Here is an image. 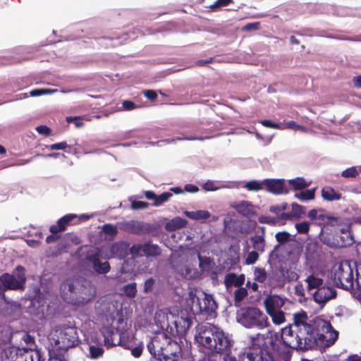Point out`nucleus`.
I'll return each instance as SVG.
<instances>
[{
	"instance_id": "nucleus-59",
	"label": "nucleus",
	"mask_w": 361,
	"mask_h": 361,
	"mask_svg": "<svg viewBox=\"0 0 361 361\" xmlns=\"http://www.w3.org/2000/svg\"><path fill=\"white\" fill-rule=\"evenodd\" d=\"M66 147L67 143L66 142H61L51 145L50 146L48 147V148L51 150H59L64 149Z\"/></svg>"
},
{
	"instance_id": "nucleus-40",
	"label": "nucleus",
	"mask_w": 361,
	"mask_h": 361,
	"mask_svg": "<svg viewBox=\"0 0 361 361\" xmlns=\"http://www.w3.org/2000/svg\"><path fill=\"white\" fill-rule=\"evenodd\" d=\"M361 173V166H352L343 171L341 176L345 178H355Z\"/></svg>"
},
{
	"instance_id": "nucleus-58",
	"label": "nucleus",
	"mask_w": 361,
	"mask_h": 361,
	"mask_svg": "<svg viewBox=\"0 0 361 361\" xmlns=\"http://www.w3.org/2000/svg\"><path fill=\"white\" fill-rule=\"evenodd\" d=\"M154 284V281L152 278H149L147 279L145 282L144 285V291L145 293H149L152 290L153 286Z\"/></svg>"
},
{
	"instance_id": "nucleus-46",
	"label": "nucleus",
	"mask_w": 361,
	"mask_h": 361,
	"mask_svg": "<svg viewBox=\"0 0 361 361\" xmlns=\"http://www.w3.org/2000/svg\"><path fill=\"white\" fill-rule=\"evenodd\" d=\"M247 295V288L239 287L234 292V299L237 302H241Z\"/></svg>"
},
{
	"instance_id": "nucleus-60",
	"label": "nucleus",
	"mask_w": 361,
	"mask_h": 361,
	"mask_svg": "<svg viewBox=\"0 0 361 361\" xmlns=\"http://www.w3.org/2000/svg\"><path fill=\"white\" fill-rule=\"evenodd\" d=\"M36 130L41 135L48 136L51 133V130L46 126H39L36 128Z\"/></svg>"
},
{
	"instance_id": "nucleus-20",
	"label": "nucleus",
	"mask_w": 361,
	"mask_h": 361,
	"mask_svg": "<svg viewBox=\"0 0 361 361\" xmlns=\"http://www.w3.org/2000/svg\"><path fill=\"white\" fill-rule=\"evenodd\" d=\"M265 231L264 226H259L256 234L250 238L252 248L261 253L265 250Z\"/></svg>"
},
{
	"instance_id": "nucleus-33",
	"label": "nucleus",
	"mask_w": 361,
	"mask_h": 361,
	"mask_svg": "<svg viewBox=\"0 0 361 361\" xmlns=\"http://www.w3.org/2000/svg\"><path fill=\"white\" fill-rule=\"evenodd\" d=\"M161 248L151 242L145 243V256L155 257L161 254Z\"/></svg>"
},
{
	"instance_id": "nucleus-61",
	"label": "nucleus",
	"mask_w": 361,
	"mask_h": 361,
	"mask_svg": "<svg viewBox=\"0 0 361 361\" xmlns=\"http://www.w3.org/2000/svg\"><path fill=\"white\" fill-rule=\"evenodd\" d=\"M22 339L27 345H30L29 348H32L34 345V338L29 334L23 335Z\"/></svg>"
},
{
	"instance_id": "nucleus-44",
	"label": "nucleus",
	"mask_w": 361,
	"mask_h": 361,
	"mask_svg": "<svg viewBox=\"0 0 361 361\" xmlns=\"http://www.w3.org/2000/svg\"><path fill=\"white\" fill-rule=\"evenodd\" d=\"M58 90L56 89H50V88H41V89H35L30 92V95L31 97H39L44 94H51L55 92H57Z\"/></svg>"
},
{
	"instance_id": "nucleus-29",
	"label": "nucleus",
	"mask_w": 361,
	"mask_h": 361,
	"mask_svg": "<svg viewBox=\"0 0 361 361\" xmlns=\"http://www.w3.org/2000/svg\"><path fill=\"white\" fill-rule=\"evenodd\" d=\"M187 224L188 221L186 219L176 216L166 224L165 228L168 231H173L185 227Z\"/></svg>"
},
{
	"instance_id": "nucleus-49",
	"label": "nucleus",
	"mask_w": 361,
	"mask_h": 361,
	"mask_svg": "<svg viewBox=\"0 0 361 361\" xmlns=\"http://www.w3.org/2000/svg\"><path fill=\"white\" fill-rule=\"evenodd\" d=\"M258 251L254 250L247 253V257L245 258V263L247 264H255L259 259Z\"/></svg>"
},
{
	"instance_id": "nucleus-24",
	"label": "nucleus",
	"mask_w": 361,
	"mask_h": 361,
	"mask_svg": "<svg viewBox=\"0 0 361 361\" xmlns=\"http://www.w3.org/2000/svg\"><path fill=\"white\" fill-rule=\"evenodd\" d=\"M120 229L130 233L141 234L144 231V224L142 222L130 220L121 222Z\"/></svg>"
},
{
	"instance_id": "nucleus-36",
	"label": "nucleus",
	"mask_w": 361,
	"mask_h": 361,
	"mask_svg": "<svg viewBox=\"0 0 361 361\" xmlns=\"http://www.w3.org/2000/svg\"><path fill=\"white\" fill-rule=\"evenodd\" d=\"M267 314L271 317L275 325H281L286 322L285 313L283 310L270 312Z\"/></svg>"
},
{
	"instance_id": "nucleus-47",
	"label": "nucleus",
	"mask_w": 361,
	"mask_h": 361,
	"mask_svg": "<svg viewBox=\"0 0 361 361\" xmlns=\"http://www.w3.org/2000/svg\"><path fill=\"white\" fill-rule=\"evenodd\" d=\"M123 292L128 298H134L137 293L135 283H131L124 286Z\"/></svg>"
},
{
	"instance_id": "nucleus-50",
	"label": "nucleus",
	"mask_w": 361,
	"mask_h": 361,
	"mask_svg": "<svg viewBox=\"0 0 361 361\" xmlns=\"http://www.w3.org/2000/svg\"><path fill=\"white\" fill-rule=\"evenodd\" d=\"M104 353L102 348L99 346L91 345L90 346V355L92 358L97 359L101 357Z\"/></svg>"
},
{
	"instance_id": "nucleus-5",
	"label": "nucleus",
	"mask_w": 361,
	"mask_h": 361,
	"mask_svg": "<svg viewBox=\"0 0 361 361\" xmlns=\"http://www.w3.org/2000/svg\"><path fill=\"white\" fill-rule=\"evenodd\" d=\"M61 295L64 301L75 305L87 303L95 295L93 286L85 282L80 284L78 280L67 279L60 287Z\"/></svg>"
},
{
	"instance_id": "nucleus-6",
	"label": "nucleus",
	"mask_w": 361,
	"mask_h": 361,
	"mask_svg": "<svg viewBox=\"0 0 361 361\" xmlns=\"http://www.w3.org/2000/svg\"><path fill=\"white\" fill-rule=\"evenodd\" d=\"M237 322L245 328L263 329L269 326L268 317L257 307L241 309L237 313Z\"/></svg>"
},
{
	"instance_id": "nucleus-2",
	"label": "nucleus",
	"mask_w": 361,
	"mask_h": 361,
	"mask_svg": "<svg viewBox=\"0 0 361 361\" xmlns=\"http://www.w3.org/2000/svg\"><path fill=\"white\" fill-rule=\"evenodd\" d=\"M211 259L208 257H202L195 245H180L171 255L172 269L186 279L198 278L201 273L209 270Z\"/></svg>"
},
{
	"instance_id": "nucleus-64",
	"label": "nucleus",
	"mask_w": 361,
	"mask_h": 361,
	"mask_svg": "<svg viewBox=\"0 0 361 361\" xmlns=\"http://www.w3.org/2000/svg\"><path fill=\"white\" fill-rule=\"evenodd\" d=\"M123 107L126 110H132L135 108V104L131 101L126 100L123 102Z\"/></svg>"
},
{
	"instance_id": "nucleus-56",
	"label": "nucleus",
	"mask_w": 361,
	"mask_h": 361,
	"mask_svg": "<svg viewBox=\"0 0 361 361\" xmlns=\"http://www.w3.org/2000/svg\"><path fill=\"white\" fill-rule=\"evenodd\" d=\"M233 0H217L214 4L211 5L210 8L213 10L217 8L226 6L231 4Z\"/></svg>"
},
{
	"instance_id": "nucleus-27",
	"label": "nucleus",
	"mask_w": 361,
	"mask_h": 361,
	"mask_svg": "<svg viewBox=\"0 0 361 361\" xmlns=\"http://www.w3.org/2000/svg\"><path fill=\"white\" fill-rule=\"evenodd\" d=\"M276 240L279 244L275 245L274 250L271 252L269 257L272 259L277 257L276 251L280 247L281 244L285 243L290 240V234L287 231L278 232L275 235Z\"/></svg>"
},
{
	"instance_id": "nucleus-23",
	"label": "nucleus",
	"mask_w": 361,
	"mask_h": 361,
	"mask_svg": "<svg viewBox=\"0 0 361 361\" xmlns=\"http://www.w3.org/2000/svg\"><path fill=\"white\" fill-rule=\"evenodd\" d=\"M162 353L163 355L161 356L163 357L162 361H165V359L176 360L180 355L181 348L180 345L170 337V342Z\"/></svg>"
},
{
	"instance_id": "nucleus-19",
	"label": "nucleus",
	"mask_w": 361,
	"mask_h": 361,
	"mask_svg": "<svg viewBox=\"0 0 361 361\" xmlns=\"http://www.w3.org/2000/svg\"><path fill=\"white\" fill-rule=\"evenodd\" d=\"M264 305L267 313L270 312L281 310V307L285 305L286 298L278 295H267L264 300Z\"/></svg>"
},
{
	"instance_id": "nucleus-54",
	"label": "nucleus",
	"mask_w": 361,
	"mask_h": 361,
	"mask_svg": "<svg viewBox=\"0 0 361 361\" xmlns=\"http://www.w3.org/2000/svg\"><path fill=\"white\" fill-rule=\"evenodd\" d=\"M307 216L311 220H314V219H318L324 221V219L326 218L325 215L323 214L322 213L319 214V212L317 209H311L308 212Z\"/></svg>"
},
{
	"instance_id": "nucleus-57",
	"label": "nucleus",
	"mask_w": 361,
	"mask_h": 361,
	"mask_svg": "<svg viewBox=\"0 0 361 361\" xmlns=\"http://www.w3.org/2000/svg\"><path fill=\"white\" fill-rule=\"evenodd\" d=\"M292 207V211L294 212L295 214L300 215L305 213V207L302 205H300L297 203H293L291 204Z\"/></svg>"
},
{
	"instance_id": "nucleus-17",
	"label": "nucleus",
	"mask_w": 361,
	"mask_h": 361,
	"mask_svg": "<svg viewBox=\"0 0 361 361\" xmlns=\"http://www.w3.org/2000/svg\"><path fill=\"white\" fill-rule=\"evenodd\" d=\"M194 314L192 312L191 313L181 312L180 316L175 314L172 324L178 333L185 334L192 326Z\"/></svg>"
},
{
	"instance_id": "nucleus-39",
	"label": "nucleus",
	"mask_w": 361,
	"mask_h": 361,
	"mask_svg": "<svg viewBox=\"0 0 361 361\" xmlns=\"http://www.w3.org/2000/svg\"><path fill=\"white\" fill-rule=\"evenodd\" d=\"M12 338L11 329L7 326H0V343H10Z\"/></svg>"
},
{
	"instance_id": "nucleus-18",
	"label": "nucleus",
	"mask_w": 361,
	"mask_h": 361,
	"mask_svg": "<svg viewBox=\"0 0 361 361\" xmlns=\"http://www.w3.org/2000/svg\"><path fill=\"white\" fill-rule=\"evenodd\" d=\"M264 189L274 195H279L289 192V189L286 187L284 179H264Z\"/></svg>"
},
{
	"instance_id": "nucleus-26",
	"label": "nucleus",
	"mask_w": 361,
	"mask_h": 361,
	"mask_svg": "<svg viewBox=\"0 0 361 361\" xmlns=\"http://www.w3.org/2000/svg\"><path fill=\"white\" fill-rule=\"evenodd\" d=\"M245 277L244 274L237 275L234 273H228L226 274L224 278V284L227 289L231 287H241L245 283Z\"/></svg>"
},
{
	"instance_id": "nucleus-32",
	"label": "nucleus",
	"mask_w": 361,
	"mask_h": 361,
	"mask_svg": "<svg viewBox=\"0 0 361 361\" xmlns=\"http://www.w3.org/2000/svg\"><path fill=\"white\" fill-rule=\"evenodd\" d=\"M288 183L293 190H302L308 188L310 185V182L307 181L302 177H297L294 179L288 180Z\"/></svg>"
},
{
	"instance_id": "nucleus-37",
	"label": "nucleus",
	"mask_w": 361,
	"mask_h": 361,
	"mask_svg": "<svg viewBox=\"0 0 361 361\" xmlns=\"http://www.w3.org/2000/svg\"><path fill=\"white\" fill-rule=\"evenodd\" d=\"M101 232L106 235V238L112 240L118 234V228L116 226L110 224H106L102 226Z\"/></svg>"
},
{
	"instance_id": "nucleus-3",
	"label": "nucleus",
	"mask_w": 361,
	"mask_h": 361,
	"mask_svg": "<svg viewBox=\"0 0 361 361\" xmlns=\"http://www.w3.org/2000/svg\"><path fill=\"white\" fill-rule=\"evenodd\" d=\"M291 324L281 329V343L288 349L308 350L314 348L315 341L310 336L313 329L307 314L304 311L293 315Z\"/></svg>"
},
{
	"instance_id": "nucleus-8",
	"label": "nucleus",
	"mask_w": 361,
	"mask_h": 361,
	"mask_svg": "<svg viewBox=\"0 0 361 361\" xmlns=\"http://www.w3.org/2000/svg\"><path fill=\"white\" fill-rule=\"evenodd\" d=\"M317 331H314L313 326L312 331L310 336L315 341L314 348L315 346L328 347L333 345L338 338V333L334 330L330 324L323 319H319L317 322Z\"/></svg>"
},
{
	"instance_id": "nucleus-21",
	"label": "nucleus",
	"mask_w": 361,
	"mask_h": 361,
	"mask_svg": "<svg viewBox=\"0 0 361 361\" xmlns=\"http://www.w3.org/2000/svg\"><path fill=\"white\" fill-rule=\"evenodd\" d=\"M232 207L241 215L250 217L256 215L257 207L250 202L243 200L232 204Z\"/></svg>"
},
{
	"instance_id": "nucleus-4",
	"label": "nucleus",
	"mask_w": 361,
	"mask_h": 361,
	"mask_svg": "<svg viewBox=\"0 0 361 361\" xmlns=\"http://www.w3.org/2000/svg\"><path fill=\"white\" fill-rule=\"evenodd\" d=\"M195 339L200 346L207 351V353H227L233 345V341L228 335L209 323L197 326Z\"/></svg>"
},
{
	"instance_id": "nucleus-55",
	"label": "nucleus",
	"mask_w": 361,
	"mask_h": 361,
	"mask_svg": "<svg viewBox=\"0 0 361 361\" xmlns=\"http://www.w3.org/2000/svg\"><path fill=\"white\" fill-rule=\"evenodd\" d=\"M148 207V203L142 201H133L131 204V208L134 210L145 209Z\"/></svg>"
},
{
	"instance_id": "nucleus-1",
	"label": "nucleus",
	"mask_w": 361,
	"mask_h": 361,
	"mask_svg": "<svg viewBox=\"0 0 361 361\" xmlns=\"http://www.w3.org/2000/svg\"><path fill=\"white\" fill-rule=\"evenodd\" d=\"M291 350L281 343L277 334L268 331L248 336L247 346L240 354L243 361H290Z\"/></svg>"
},
{
	"instance_id": "nucleus-35",
	"label": "nucleus",
	"mask_w": 361,
	"mask_h": 361,
	"mask_svg": "<svg viewBox=\"0 0 361 361\" xmlns=\"http://www.w3.org/2000/svg\"><path fill=\"white\" fill-rule=\"evenodd\" d=\"M326 219L328 221H329L332 226H340V227L338 228V231L342 234L345 235L347 233H350V225L346 224L344 226H341V219L338 217H334V216H326Z\"/></svg>"
},
{
	"instance_id": "nucleus-7",
	"label": "nucleus",
	"mask_w": 361,
	"mask_h": 361,
	"mask_svg": "<svg viewBox=\"0 0 361 361\" xmlns=\"http://www.w3.org/2000/svg\"><path fill=\"white\" fill-rule=\"evenodd\" d=\"M187 303L190 306V312L192 314L205 313L210 314L217 308L216 303L212 295L201 292L197 295L190 291L187 298Z\"/></svg>"
},
{
	"instance_id": "nucleus-22",
	"label": "nucleus",
	"mask_w": 361,
	"mask_h": 361,
	"mask_svg": "<svg viewBox=\"0 0 361 361\" xmlns=\"http://www.w3.org/2000/svg\"><path fill=\"white\" fill-rule=\"evenodd\" d=\"M129 243L126 242H118L113 244L110 249V257L114 258L123 259L130 252Z\"/></svg>"
},
{
	"instance_id": "nucleus-9",
	"label": "nucleus",
	"mask_w": 361,
	"mask_h": 361,
	"mask_svg": "<svg viewBox=\"0 0 361 361\" xmlns=\"http://www.w3.org/2000/svg\"><path fill=\"white\" fill-rule=\"evenodd\" d=\"M334 283L346 290L356 288L353 267L348 261L341 262L335 269L333 275Z\"/></svg>"
},
{
	"instance_id": "nucleus-51",
	"label": "nucleus",
	"mask_w": 361,
	"mask_h": 361,
	"mask_svg": "<svg viewBox=\"0 0 361 361\" xmlns=\"http://www.w3.org/2000/svg\"><path fill=\"white\" fill-rule=\"evenodd\" d=\"M282 128L293 129L295 130H302L305 132L307 130L306 127L297 124L295 121H289L282 126Z\"/></svg>"
},
{
	"instance_id": "nucleus-16",
	"label": "nucleus",
	"mask_w": 361,
	"mask_h": 361,
	"mask_svg": "<svg viewBox=\"0 0 361 361\" xmlns=\"http://www.w3.org/2000/svg\"><path fill=\"white\" fill-rule=\"evenodd\" d=\"M336 295V290L333 286L324 283L318 290H315L313 297L317 303L322 305L334 299Z\"/></svg>"
},
{
	"instance_id": "nucleus-62",
	"label": "nucleus",
	"mask_w": 361,
	"mask_h": 361,
	"mask_svg": "<svg viewBox=\"0 0 361 361\" xmlns=\"http://www.w3.org/2000/svg\"><path fill=\"white\" fill-rule=\"evenodd\" d=\"M185 190L188 192L195 193L199 191V188L195 185L187 184L185 185Z\"/></svg>"
},
{
	"instance_id": "nucleus-12",
	"label": "nucleus",
	"mask_w": 361,
	"mask_h": 361,
	"mask_svg": "<svg viewBox=\"0 0 361 361\" xmlns=\"http://www.w3.org/2000/svg\"><path fill=\"white\" fill-rule=\"evenodd\" d=\"M2 358L4 361H39V354L31 352V348L8 346L4 349Z\"/></svg>"
},
{
	"instance_id": "nucleus-42",
	"label": "nucleus",
	"mask_w": 361,
	"mask_h": 361,
	"mask_svg": "<svg viewBox=\"0 0 361 361\" xmlns=\"http://www.w3.org/2000/svg\"><path fill=\"white\" fill-rule=\"evenodd\" d=\"M202 188L206 191H216L225 188V185L219 182L209 180L203 184Z\"/></svg>"
},
{
	"instance_id": "nucleus-63",
	"label": "nucleus",
	"mask_w": 361,
	"mask_h": 361,
	"mask_svg": "<svg viewBox=\"0 0 361 361\" xmlns=\"http://www.w3.org/2000/svg\"><path fill=\"white\" fill-rule=\"evenodd\" d=\"M144 95L150 100H154L157 94L154 90H146L144 92Z\"/></svg>"
},
{
	"instance_id": "nucleus-14",
	"label": "nucleus",
	"mask_w": 361,
	"mask_h": 361,
	"mask_svg": "<svg viewBox=\"0 0 361 361\" xmlns=\"http://www.w3.org/2000/svg\"><path fill=\"white\" fill-rule=\"evenodd\" d=\"M176 313L171 309L164 308L157 310L154 314V323L161 331L172 333L173 331V320Z\"/></svg>"
},
{
	"instance_id": "nucleus-52",
	"label": "nucleus",
	"mask_w": 361,
	"mask_h": 361,
	"mask_svg": "<svg viewBox=\"0 0 361 361\" xmlns=\"http://www.w3.org/2000/svg\"><path fill=\"white\" fill-rule=\"evenodd\" d=\"M341 245L344 246V247L350 245L354 243L353 237V235L351 234V233H347L345 235H342L341 236Z\"/></svg>"
},
{
	"instance_id": "nucleus-48",
	"label": "nucleus",
	"mask_w": 361,
	"mask_h": 361,
	"mask_svg": "<svg viewBox=\"0 0 361 361\" xmlns=\"http://www.w3.org/2000/svg\"><path fill=\"white\" fill-rule=\"evenodd\" d=\"M310 224L308 221H302L295 224V227L298 233L306 234L310 231Z\"/></svg>"
},
{
	"instance_id": "nucleus-43",
	"label": "nucleus",
	"mask_w": 361,
	"mask_h": 361,
	"mask_svg": "<svg viewBox=\"0 0 361 361\" xmlns=\"http://www.w3.org/2000/svg\"><path fill=\"white\" fill-rule=\"evenodd\" d=\"M267 279V274L264 269L255 267L254 269V279L259 283H264Z\"/></svg>"
},
{
	"instance_id": "nucleus-28",
	"label": "nucleus",
	"mask_w": 361,
	"mask_h": 361,
	"mask_svg": "<svg viewBox=\"0 0 361 361\" xmlns=\"http://www.w3.org/2000/svg\"><path fill=\"white\" fill-rule=\"evenodd\" d=\"M305 283L307 285V290L311 291L316 289L318 290L324 284V280L319 277L317 274H310L305 280Z\"/></svg>"
},
{
	"instance_id": "nucleus-45",
	"label": "nucleus",
	"mask_w": 361,
	"mask_h": 361,
	"mask_svg": "<svg viewBox=\"0 0 361 361\" xmlns=\"http://www.w3.org/2000/svg\"><path fill=\"white\" fill-rule=\"evenodd\" d=\"M172 196L173 194L170 192H164L159 195H157V199L155 202H154L153 205L155 207L161 206L164 202H167Z\"/></svg>"
},
{
	"instance_id": "nucleus-11",
	"label": "nucleus",
	"mask_w": 361,
	"mask_h": 361,
	"mask_svg": "<svg viewBox=\"0 0 361 361\" xmlns=\"http://www.w3.org/2000/svg\"><path fill=\"white\" fill-rule=\"evenodd\" d=\"M4 291L6 290H23L26 282L25 269L22 266L16 267L13 274L5 273L0 276Z\"/></svg>"
},
{
	"instance_id": "nucleus-31",
	"label": "nucleus",
	"mask_w": 361,
	"mask_h": 361,
	"mask_svg": "<svg viewBox=\"0 0 361 361\" xmlns=\"http://www.w3.org/2000/svg\"><path fill=\"white\" fill-rule=\"evenodd\" d=\"M183 214L189 219L195 221L206 220L211 216V214L207 210L185 211Z\"/></svg>"
},
{
	"instance_id": "nucleus-38",
	"label": "nucleus",
	"mask_w": 361,
	"mask_h": 361,
	"mask_svg": "<svg viewBox=\"0 0 361 361\" xmlns=\"http://www.w3.org/2000/svg\"><path fill=\"white\" fill-rule=\"evenodd\" d=\"M244 188L247 190L248 191H254V192H258L259 190L264 189V180H250L247 182L245 185Z\"/></svg>"
},
{
	"instance_id": "nucleus-34",
	"label": "nucleus",
	"mask_w": 361,
	"mask_h": 361,
	"mask_svg": "<svg viewBox=\"0 0 361 361\" xmlns=\"http://www.w3.org/2000/svg\"><path fill=\"white\" fill-rule=\"evenodd\" d=\"M315 195V189H307L302 190L300 192L295 194V197L298 199L301 202H306L308 200H314Z\"/></svg>"
},
{
	"instance_id": "nucleus-25",
	"label": "nucleus",
	"mask_w": 361,
	"mask_h": 361,
	"mask_svg": "<svg viewBox=\"0 0 361 361\" xmlns=\"http://www.w3.org/2000/svg\"><path fill=\"white\" fill-rule=\"evenodd\" d=\"M78 217L76 214H68L59 219L55 225L51 226L49 230L53 234L63 231L66 226Z\"/></svg>"
},
{
	"instance_id": "nucleus-41",
	"label": "nucleus",
	"mask_w": 361,
	"mask_h": 361,
	"mask_svg": "<svg viewBox=\"0 0 361 361\" xmlns=\"http://www.w3.org/2000/svg\"><path fill=\"white\" fill-rule=\"evenodd\" d=\"M129 250L133 257L145 256V243L135 244Z\"/></svg>"
},
{
	"instance_id": "nucleus-10",
	"label": "nucleus",
	"mask_w": 361,
	"mask_h": 361,
	"mask_svg": "<svg viewBox=\"0 0 361 361\" xmlns=\"http://www.w3.org/2000/svg\"><path fill=\"white\" fill-rule=\"evenodd\" d=\"M53 347L52 350L60 351L57 355L66 352L68 348L75 346L78 341L77 330L75 327L68 326L63 329L58 336L57 338L50 339Z\"/></svg>"
},
{
	"instance_id": "nucleus-30",
	"label": "nucleus",
	"mask_w": 361,
	"mask_h": 361,
	"mask_svg": "<svg viewBox=\"0 0 361 361\" xmlns=\"http://www.w3.org/2000/svg\"><path fill=\"white\" fill-rule=\"evenodd\" d=\"M322 197L324 200L332 202L341 199V194L336 192L334 188L326 186L321 191Z\"/></svg>"
},
{
	"instance_id": "nucleus-53",
	"label": "nucleus",
	"mask_w": 361,
	"mask_h": 361,
	"mask_svg": "<svg viewBox=\"0 0 361 361\" xmlns=\"http://www.w3.org/2000/svg\"><path fill=\"white\" fill-rule=\"evenodd\" d=\"M260 123L267 128H274V129H282V130L285 129V128H282L283 125H281V124H279L276 123H274L270 120H262L260 121Z\"/></svg>"
},
{
	"instance_id": "nucleus-15",
	"label": "nucleus",
	"mask_w": 361,
	"mask_h": 361,
	"mask_svg": "<svg viewBox=\"0 0 361 361\" xmlns=\"http://www.w3.org/2000/svg\"><path fill=\"white\" fill-rule=\"evenodd\" d=\"M87 260L91 264L93 269L98 274H106L110 270L108 262H102L99 259V251L95 247H89L87 251Z\"/></svg>"
},
{
	"instance_id": "nucleus-13",
	"label": "nucleus",
	"mask_w": 361,
	"mask_h": 361,
	"mask_svg": "<svg viewBox=\"0 0 361 361\" xmlns=\"http://www.w3.org/2000/svg\"><path fill=\"white\" fill-rule=\"evenodd\" d=\"M170 342V337L167 336L165 331H157L155 335L148 342L147 350L152 356L159 361H162V352L164 351L166 346Z\"/></svg>"
}]
</instances>
